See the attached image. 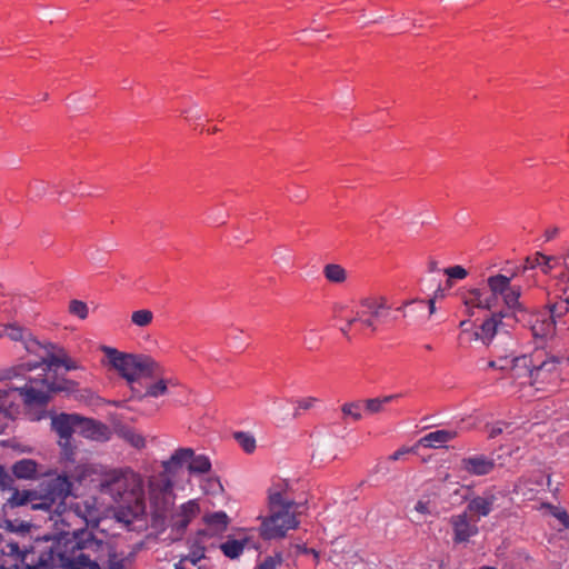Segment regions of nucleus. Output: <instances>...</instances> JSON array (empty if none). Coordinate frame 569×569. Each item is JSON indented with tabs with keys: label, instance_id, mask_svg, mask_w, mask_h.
Wrapping results in <instances>:
<instances>
[{
	"label": "nucleus",
	"instance_id": "nucleus-56",
	"mask_svg": "<svg viewBox=\"0 0 569 569\" xmlns=\"http://www.w3.org/2000/svg\"><path fill=\"white\" fill-rule=\"evenodd\" d=\"M187 560L182 557L177 563H174V569H187L184 562Z\"/></svg>",
	"mask_w": 569,
	"mask_h": 569
},
{
	"label": "nucleus",
	"instance_id": "nucleus-15",
	"mask_svg": "<svg viewBox=\"0 0 569 569\" xmlns=\"http://www.w3.org/2000/svg\"><path fill=\"white\" fill-rule=\"evenodd\" d=\"M559 359L548 355L542 349L535 351V367L532 373V385L546 382L553 373H556Z\"/></svg>",
	"mask_w": 569,
	"mask_h": 569
},
{
	"label": "nucleus",
	"instance_id": "nucleus-1",
	"mask_svg": "<svg viewBox=\"0 0 569 569\" xmlns=\"http://www.w3.org/2000/svg\"><path fill=\"white\" fill-rule=\"evenodd\" d=\"M100 510L96 499L70 502L52 518L57 537L37 565L28 561V569H99L101 558L109 550V540L88 527L96 528Z\"/></svg>",
	"mask_w": 569,
	"mask_h": 569
},
{
	"label": "nucleus",
	"instance_id": "nucleus-27",
	"mask_svg": "<svg viewBox=\"0 0 569 569\" xmlns=\"http://www.w3.org/2000/svg\"><path fill=\"white\" fill-rule=\"evenodd\" d=\"M557 263L558 258L537 252L533 257L526 258L522 271L540 268L543 273H549Z\"/></svg>",
	"mask_w": 569,
	"mask_h": 569
},
{
	"label": "nucleus",
	"instance_id": "nucleus-34",
	"mask_svg": "<svg viewBox=\"0 0 569 569\" xmlns=\"http://www.w3.org/2000/svg\"><path fill=\"white\" fill-rule=\"evenodd\" d=\"M208 526L217 531L223 530L228 525V517L223 511L214 512L206 517Z\"/></svg>",
	"mask_w": 569,
	"mask_h": 569
},
{
	"label": "nucleus",
	"instance_id": "nucleus-47",
	"mask_svg": "<svg viewBox=\"0 0 569 569\" xmlns=\"http://www.w3.org/2000/svg\"><path fill=\"white\" fill-rule=\"evenodd\" d=\"M280 558L274 557H266L262 562H260L257 567V569H276L277 566L280 563Z\"/></svg>",
	"mask_w": 569,
	"mask_h": 569
},
{
	"label": "nucleus",
	"instance_id": "nucleus-53",
	"mask_svg": "<svg viewBox=\"0 0 569 569\" xmlns=\"http://www.w3.org/2000/svg\"><path fill=\"white\" fill-rule=\"evenodd\" d=\"M408 452H409L408 449H399V450L395 451L391 456H389V460H392V461L399 460L402 456H405Z\"/></svg>",
	"mask_w": 569,
	"mask_h": 569
},
{
	"label": "nucleus",
	"instance_id": "nucleus-58",
	"mask_svg": "<svg viewBox=\"0 0 569 569\" xmlns=\"http://www.w3.org/2000/svg\"><path fill=\"white\" fill-rule=\"evenodd\" d=\"M429 270H430L431 272H433V271H436V270H437V263H436L435 261H431V262H430Z\"/></svg>",
	"mask_w": 569,
	"mask_h": 569
},
{
	"label": "nucleus",
	"instance_id": "nucleus-46",
	"mask_svg": "<svg viewBox=\"0 0 569 569\" xmlns=\"http://www.w3.org/2000/svg\"><path fill=\"white\" fill-rule=\"evenodd\" d=\"M13 482V478L4 470L3 467L0 466V489L6 491V489H11V483Z\"/></svg>",
	"mask_w": 569,
	"mask_h": 569
},
{
	"label": "nucleus",
	"instance_id": "nucleus-52",
	"mask_svg": "<svg viewBox=\"0 0 569 569\" xmlns=\"http://www.w3.org/2000/svg\"><path fill=\"white\" fill-rule=\"evenodd\" d=\"M415 510H416V511H418V512H420V513H423V515L429 513V512H430V510H429V503H428V502H426V501H421V500H419V501L416 503V506H415Z\"/></svg>",
	"mask_w": 569,
	"mask_h": 569
},
{
	"label": "nucleus",
	"instance_id": "nucleus-4",
	"mask_svg": "<svg viewBox=\"0 0 569 569\" xmlns=\"http://www.w3.org/2000/svg\"><path fill=\"white\" fill-rule=\"evenodd\" d=\"M515 276L516 272L510 277L500 273L490 276L487 279L486 288L472 289L468 292L465 305L491 310L502 302L505 306L502 311L516 318L518 312L525 311V308L520 302L521 287L511 283Z\"/></svg>",
	"mask_w": 569,
	"mask_h": 569
},
{
	"label": "nucleus",
	"instance_id": "nucleus-50",
	"mask_svg": "<svg viewBox=\"0 0 569 569\" xmlns=\"http://www.w3.org/2000/svg\"><path fill=\"white\" fill-rule=\"evenodd\" d=\"M181 116H183L188 120L189 119H199L200 118L199 112L196 110V106H191V107L182 109L181 110Z\"/></svg>",
	"mask_w": 569,
	"mask_h": 569
},
{
	"label": "nucleus",
	"instance_id": "nucleus-60",
	"mask_svg": "<svg viewBox=\"0 0 569 569\" xmlns=\"http://www.w3.org/2000/svg\"><path fill=\"white\" fill-rule=\"evenodd\" d=\"M3 542V538H2V535L0 533V546L2 545Z\"/></svg>",
	"mask_w": 569,
	"mask_h": 569
},
{
	"label": "nucleus",
	"instance_id": "nucleus-8",
	"mask_svg": "<svg viewBox=\"0 0 569 569\" xmlns=\"http://www.w3.org/2000/svg\"><path fill=\"white\" fill-rule=\"evenodd\" d=\"M103 350L112 367L130 383L142 375L152 373L156 366V362L146 356L122 353L110 347H104Z\"/></svg>",
	"mask_w": 569,
	"mask_h": 569
},
{
	"label": "nucleus",
	"instance_id": "nucleus-16",
	"mask_svg": "<svg viewBox=\"0 0 569 569\" xmlns=\"http://www.w3.org/2000/svg\"><path fill=\"white\" fill-rule=\"evenodd\" d=\"M199 513V505L196 500L182 503L170 517L169 526L177 535H183L187 527Z\"/></svg>",
	"mask_w": 569,
	"mask_h": 569
},
{
	"label": "nucleus",
	"instance_id": "nucleus-14",
	"mask_svg": "<svg viewBox=\"0 0 569 569\" xmlns=\"http://www.w3.org/2000/svg\"><path fill=\"white\" fill-rule=\"evenodd\" d=\"M79 415L60 413L51 419L52 430L60 438V446L63 448L66 456L69 458L72 450L70 439L73 433H78Z\"/></svg>",
	"mask_w": 569,
	"mask_h": 569
},
{
	"label": "nucleus",
	"instance_id": "nucleus-55",
	"mask_svg": "<svg viewBox=\"0 0 569 569\" xmlns=\"http://www.w3.org/2000/svg\"><path fill=\"white\" fill-rule=\"evenodd\" d=\"M428 315L431 316L435 312V300L430 299L426 301Z\"/></svg>",
	"mask_w": 569,
	"mask_h": 569
},
{
	"label": "nucleus",
	"instance_id": "nucleus-59",
	"mask_svg": "<svg viewBox=\"0 0 569 569\" xmlns=\"http://www.w3.org/2000/svg\"><path fill=\"white\" fill-rule=\"evenodd\" d=\"M423 348L427 350V351H431L432 350V346L431 345H425Z\"/></svg>",
	"mask_w": 569,
	"mask_h": 569
},
{
	"label": "nucleus",
	"instance_id": "nucleus-2",
	"mask_svg": "<svg viewBox=\"0 0 569 569\" xmlns=\"http://www.w3.org/2000/svg\"><path fill=\"white\" fill-rule=\"evenodd\" d=\"M11 483V496L7 499L6 506L16 508L20 506H30L32 510H42L48 512V519L52 522L53 516L62 512L69 503L67 498L71 495L73 483L66 475H58L41 483L39 491H20Z\"/></svg>",
	"mask_w": 569,
	"mask_h": 569
},
{
	"label": "nucleus",
	"instance_id": "nucleus-61",
	"mask_svg": "<svg viewBox=\"0 0 569 569\" xmlns=\"http://www.w3.org/2000/svg\"><path fill=\"white\" fill-rule=\"evenodd\" d=\"M481 569H496V568H492V567H483Z\"/></svg>",
	"mask_w": 569,
	"mask_h": 569
},
{
	"label": "nucleus",
	"instance_id": "nucleus-37",
	"mask_svg": "<svg viewBox=\"0 0 569 569\" xmlns=\"http://www.w3.org/2000/svg\"><path fill=\"white\" fill-rule=\"evenodd\" d=\"M69 312L79 319L84 320L88 317L89 309L86 302L74 299L69 303Z\"/></svg>",
	"mask_w": 569,
	"mask_h": 569
},
{
	"label": "nucleus",
	"instance_id": "nucleus-31",
	"mask_svg": "<svg viewBox=\"0 0 569 569\" xmlns=\"http://www.w3.org/2000/svg\"><path fill=\"white\" fill-rule=\"evenodd\" d=\"M188 469L191 473L194 475L208 473L211 469V462L204 455H193L189 460Z\"/></svg>",
	"mask_w": 569,
	"mask_h": 569
},
{
	"label": "nucleus",
	"instance_id": "nucleus-40",
	"mask_svg": "<svg viewBox=\"0 0 569 569\" xmlns=\"http://www.w3.org/2000/svg\"><path fill=\"white\" fill-rule=\"evenodd\" d=\"M166 392H167V385H166L164 380H160V381L151 385L147 389L146 396L157 398V397L164 395Z\"/></svg>",
	"mask_w": 569,
	"mask_h": 569
},
{
	"label": "nucleus",
	"instance_id": "nucleus-51",
	"mask_svg": "<svg viewBox=\"0 0 569 569\" xmlns=\"http://www.w3.org/2000/svg\"><path fill=\"white\" fill-rule=\"evenodd\" d=\"M555 517L566 529H569V515L565 510L557 511Z\"/></svg>",
	"mask_w": 569,
	"mask_h": 569
},
{
	"label": "nucleus",
	"instance_id": "nucleus-35",
	"mask_svg": "<svg viewBox=\"0 0 569 569\" xmlns=\"http://www.w3.org/2000/svg\"><path fill=\"white\" fill-rule=\"evenodd\" d=\"M362 405L360 402H347L341 407L343 419H352L358 421L362 418L361 415Z\"/></svg>",
	"mask_w": 569,
	"mask_h": 569
},
{
	"label": "nucleus",
	"instance_id": "nucleus-44",
	"mask_svg": "<svg viewBox=\"0 0 569 569\" xmlns=\"http://www.w3.org/2000/svg\"><path fill=\"white\" fill-rule=\"evenodd\" d=\"M297 402H298V407L295 411V416H299L300 410H309V409L313 408V406L318 402V399L315 397H307V398L298 400Z\"/></svg>",
	"mask_w": 569,
	"mask_h": 569
},
{
	"label": "nucleus",
	"instance_id": "nucleus-11",
	"mask_svg": "<svg viewBox=\"0 0 569 569\" xmlns=\"http://www.w3.org/2000/svg\"><path fill=\"white\" fill-rule=\"evenodd\" d=\"M149 499L157 517H163L173 505V483L169 476L159 475L149 482Z\"/></svg>",
	"mask_w": 569,
	"mask_h": 569
},
{
	"label": "nucleus",
	"instance_id": "nucleus-42",
	"mask_svg": "<svg viewBox=\"0 0 569 569\" xmlns=\"http://www.w3.org/2000/svg\"><path fill=\"white\" fill-rule=\"evenodd\" d=\"M530 481H532V483L536 485L537 489L545 488V487L550 488V485H551L550 476L545 475L542 472L532 475V477L530 478Z\"/></svg>",
	"mask_w": 569,
	"mask_h": 569
},
{
	"label": "nucleus",
	"instance_id": "nucleus-28",
	"mask_svg": "<svg viewBox=\"0 0 569 569\" xmlns=\"http://www.w3.org/2000/svg\"><path fill=\"white\" fill-rule=\"evenodd\" d=\"M12 472L18 479H34L39 475L38 463L32 459H21L12 466Z\"/></svg>",
	"mask_w": 569,
	"mask_h": 569
},
{
	"label": "nucleus",
	"instance_id": "nucleus-9",
	"mask_svg": "<svg viewBox=\"0 0 569 569\" xmlns=\"http://www.w3.org/2000/svg\"><path fill=\"white\" fill-rule=\"evenodd\" d=\"M38 357V361L34 363H23L20 370L31 371L40 366H44L43 370H50L52 368L63 367L66 370H74L78 368L76 361L67 356L63 349L47 342H42V349L39 352H33ZM20 375L19 369H13L12 375L8 378L18 377Z\"/></svg>",
	"mask_w": 569,
	"mask_h": 569
},
{
	"label": "nucleus",
	"instance_id": "nucleus-12",
	"mask_svg": "<svg viewBox=\"0 0 569 569\" xmlns=\"http://www.w3.org/2000/svg\"><path fill=\"white\" fill-rule=\"evenodd\" d=\"M388 309L389 307L383 298H362L356 316L349 319V325L360 322L365 328L375 331L376 322L387 315Z\"/></svg>",
	"mask_w": 569,
	"mask_h": 569
},
{
	"label": "nucleus",
	"instance_id": "nucleus-7",
	"mask_svg": "<svg viewBox=\"0 0 569 569\" xmlns=\"http://www.w3.org/2000/svg\"><path fill=\"white\" fill-rule=\"evenodd\" d=\"M503 318L508 320H516V318H513L512 315H508V312H493L492 316L485 320L476 331H470L467 328V326L470 325L469 321H461V332L459 336L460 345L469 343L472 339H475L480 340L483 345L489 346L496 337L502 340L510 339L507 330V327H509L510 323H505L502 321Z\"/></svg>",
	"mask_w": 569,
	"mask_h": 569
},
{
	"label": "nucleus",
	"instance_id": "nucleus-6",
	"mask_svg": "<svg viewBox=\"0 0 569 569\" xmlns=\"http://www.w3.org/2000/svg\"><path fill=\"white\" fill-rule=\"evenodd\" d=\"M269 516L261 523V536L264 539H278L286 536L288 530L298 526L293 508L297 506L288 495V482H274L268 491Z\"/></svg>",
	"mask_w": 569,
	"mask_h": 569
},
{
	"label": "nucleus",
	"instance_id": "nucleus-18",
	"mask_svg": "<svg viewBox=\"0 0 569 569\" xmlns=\"http://www.w3.org/2000/svg\"><path fill=\"white\" fill-rule=\"evenodd\" d=\"M495 467V459L485 455H473L461 460V470L471 476H487L492 472Z\"/></svg>",
	"mask_w": 569,
	"mask_h": 569
},
{
	"label": "nucleus",
	"instance_id": "nucleus-33",
	"mask_svg": "<svg viewBox=\"0 0 569 569\" xmlns=\"http://www.w3.org/2000/svg\"><path fill=\"white\" fill-rule=\"evenodd\" d=\"M234 439L247 453H251L254 451L256 439L251 433L238 431L234 433Z\"/></svg>",
	"mask_w": 569,
	"mask_h": 569
},
{
	"label": "nucleus",
	"instance_id": "nucleus-48",
	"mask_svg": "<svg viewBox=\"0 0 569 569\" xmlns=\"http://www.w3.org/2000/svg\"><path fill=\"white\" fill-rule=\"evenodd\" d=\"M128 441L134 447V448H143L146 445L144 438L139 433H129L127 437Z\"/></svg>",
	"mask_w": 569,
	"mask_h": 569
},
{
	"label": "nucleus",
	"instance_id": "nucleus-26",
	"mask_svg": "<svg viewBox=\"0 0 569 569\" xmlns=\"http://www.w3.org/2000/svg\"><path fill=\"white\" fill-rule=\"evenodd\" d=\"M129 559L123 552H118L109 541V550L101 558L99 569H127Z\"/></svg>",
	"mask_w": 569,
	"mask_h": 569
},
{
	"label": "nucleus",
	"instance_id": "nucleus-24",
	"mask_svg": "<svg viewBox=\"0 0 569 569\" xmlns=\"http://www.w3.org/2000/svg\"><path fill=\"white\" fill-rule=\"evenodd\" d=\"M0 551L6 556H11L16 560H20L23 563L24 569H28V561L37 565L39 558L47 551L43 550L39 555L34 551H21L17 542H4L1 545Z\"/></svg>",
	"mask_w": 569,
	"mask_h": 569
},
{
	"label": "nucleus",
	"instance_id": "nucleus-5",
	"mask_svg": "<svg viewBox=\"0 0 569 569\" xmlns=\"http://www.w3.org/2000/svg\"><path fill=\"white\" fill-rule=\"evenodd\" d=\"M27 383L21 387L8 382L0 383V433L4 432L12 420V405L16 393L22 398L28 406H44L52 392L61 390L56 382L46 378H27Z\"/></svg>",
	"mask_w": 569,
	"mask_h": 569
},
{
	"label": "nucleus",
	"instance_id": "nucleus-13",
	"mask_svg": "<svg viewBox=\"0 0 569 569\" xmlns=\"http://www.w3.org/2000/svg\"><path fill=\"white\" fill-rule=\"evenodd\" d=\"M505 498L502 491L496 487H490L469 499L467 511L476 517L478 521L480 518L489 516L493 510L500 507V500Z\"/></svg>",
	"mask_w": 569,
	"mask_h": 569
},
{
	"label": "nucleus",
	"instance_id": "nucleus-38",
	"mask_svg": "<svg viewBox=\"0 0 569 569\" xmlns=\"http://www.w3.org/2000/svg\"><path fill=\"white\" fill-rule=\"evenodd\" d=\"M206 549L204 547L200 546L199 543H192L190 547V552L184 556L183 558L196 566L201 559L206 557Z\"/></svg>",
	"mask_w": 569,
	"mask_h": 569
},
{
	"label": "nucleus",
	"instance_id": "nucleus-21",
	"mask_svg": "<svg viewBox=\"0 0 569 569\" xmlns=\"http://www.w3.org/2000/svg\"><path fill=\"white\" fill-rule=\"evenodd\" d=\"M78 433L91 440L104 441L109 439L110 429L102 422L79 416Z\"/></svg>",
	"mask_w": 569,
	"mask_h": 569
},
{
	"label": "nucleus",
	"instance_id": "nucleus-62",
	"mask_svg": "<svg viewBox=\"0 0 569 569\" xmlns=\"http://www.w3.org/2000/svg\"><path fill=\"white\" fill-rule=\"evenodd\" d=\"M568 360H569V356H568Z\"/></svg>",
	"mask_w": 569,
	"mask_h": 569
},
{
	"label": "nucleus",
	"instance_id": "nucleus-10",
	"mask_svg": "<svg viewBox=\"0 0 569 569\" xmlns=\"http://www.w3.org/2000/svg\"><path fill=\"white\" fill-rule=\"evenodd\" d=\"M559 300L548 305L549 319H537L532 325L535 337L547 338L555 333V327L569 311V287L558 283Z\"/></svg>",
	"mask_w": 569,
	"mask_h": 569
},
{
	"label": "nucleus",
	"instance_id": "nucleus-3",
	"mask_svg": "<svg viewBox=\"0 0 569 569\" xmlns=\"http://www.w3.org/2000/svg\"><path fill=\"white\" fill-rule=\"evenodd\" d=\"M100 489L112 496L113 499L126 503L118 510L117 518L127 526L146 513L142 482L133 471L111 470L106 472L101 479Z\"/></svg>",
	"mask_w": 569,
	"mask_h": 569
},
{
	"label": "nucleus",
	"instance_id": "nucleus-54",
	"mask_svg": "<svg viewBox=\"0 0 569 569\" xmlns=\"http://www.w3.org/2000/svg\"><path fill=\"white\" fill-rule=\"evenodd\" d=\"M558 232H559V229L557 227L547 229L545 232L546 240L549 241V240L553 239L558 234Z\"/></svg>",
	"mask_w": 569,
	"mask_h": 569
},
{
	"label": "nucleus",
	"instance_id": "nucleus-17",
	"mask_svg": "<svg viewBox=\"0 0 569 569\" xmlns=\"http://www.w3.org/2000/svg\"><path fill=\"white\" fill-rule=\"evenodd\" d=\"M450 525L453 530L455 543L467 542L471 537L478 533L477 520L475 519L472 521L467 510L462 513L451 516Z\"/></svg>",
	"mask_w": 569,
	"mask_h": 569
},
{
	"label": "nucleus",
	"instance_id": "nucleus-30",
	"mask_svg": "<svg viewBox=\"0 0 569 569\" xmlns=\"http://www.w3.org/2000/svg\"><path fill=\"white\" fill-rule=\"evenodd\" d=\"M325 278L332 283H342L347 280L346 269L337 263H328L323 268Z\"/></svg>",
	"mask_w": 569,
	"mask_h": 569
},
{
	"label": "nucleus",
	"instance_id": "nucleus-49",
	"mask_svg": "<svg viewBox=\"0 0 569 569\" xmlns=\"http://www.w3.org/2000/svg\"><path fill=\"white\" fill-rule=\"evenodd\" d=\"M47 189V184L43 181H36L30 186V193L34 197H40L42 193H44Z\"/></svg>",
	"mask_w": 569,
	"mask_h": 569
},
{
	"label": "nucleus",
	"instance_id": "nucleus-57",
	"mask_svg": "<svg viewBox=\"0 0 569 569\" xmlns=\"http://www.w3.org/2000/svg\"><path fill=\"white\" fill-rule=\"evenodd\" d=\"M352 326H353V325H349V319H348V320H347L346 326L341 328L342 333H343L345 336H347V335H348V331L351 329V327H352Z\"/></svg>",
	"mask_w": 569,
	"mask_h": 569
},
{
	"label": "nucleus",
	"instance_id": "nucleus-45",
	"mask_svg": "<svg viewBox=\"0 0 569 569\" xmlns=\"http://www.w3.org/2000/svg\"><path fill=\"white\" fill-rule=\"evenodd\" d=\"M509 427H510V423L499 421V422H497L496 425H493L492 427L489 428L488 437L490 439H493V438L498 437L499 435H501Z\"/></svg>",
	"mask_w": 569,
	"mask_h": 569
},
{
	"label": "nucleus",
	"instance_id": "nucleus-29",
	"mask_svg": "<svg viewBox=\"0 0 569 569\" xmlns=\"http://www.w3.org/2000/svg\"><path fill=\"white\" fill-rule=\"evenodd\" d=\"M397 310L402 311L403 317H410L413 318V320H418L426 316L427 303L426 300L415 299L405 302Z\"/></svg>",
	"mask_w": 569,
	"mask_h": 569
},
{
	"label": "nucleus",
	"instance_id": "nucleus-39",
	"mask_svg": "<svg viewBox=\"0 0 569 569\" xmlns=\"http://www.w3.org/2000/svg\"><path fill=\"white\" fill-rule=\"evenodd\" d=\"M561 266L563 268L558 283L565 284L569 287V246L566 252L561 257Z\"/></svg>",
	"mask_w": 569,
	"mask_h": 569
},
{
	"label": "nucleus",
	"instance_id": "nucleus-36",
	"mask_svg": "<svg viewBox=\"0 0 569 569\" xmlns=\"http://www.w3.org/2000/svg\"><path fill=\"white\" fill-rule=\"evenodd\" d=\"M153 315L150 310L141 309L131 315V321L138 327H147L151 323Z\"/></svg>",
	"mask_w": 569,
	"mask_h": 569
},
{
	"label": "nucleus",
	"instance_id": "nucleus-20",
	"mask_svg": "<svg viewBox=\"0 0 569 569\" xmlns=\"http://www.w3.org/2000/svg\"><path fill=\"white\" fill-rule=\"evenodd\" d=\"M244 548H257L249 535L244 531L239 532L237 536H229L227 540L220 545V550L229 559L239 558Z\"/></svg>",
	"mask_w": 569,
	"mask_h": 569
},
{
	"label": "nucleus",
	"instance_id": "nucleus-41",
	"mask_svg": "<svg viewBox=\"0 0 569 569\" xmlns=\"http://www.w3.org/2000/svg\"><path fill=\"white\" fill-rule=\"evenodd\" d=\"M445 273L451 279H465L468 274L467 270L461 266H453L445 269Z\"/></svg>",
	"mask_w": 569,
	"mask_h": 569
},
{
	"label": "nucleus",
	"instance_id": "nucleus-22",
	"mask_svg": "<svg viewBox=\"0 0 569 569\" xmlns=\"http://www.w3.org/2000/svg\"><path fill=\"white\" fill-rule=\"evenodd\" d=\"M535 367V352L511 358V367L509 370L516 379L528 378L532 385V373Z\"/></svg>",
	"mask_w": 569,
	"mask_h": 569
},
{
	"label": "nucleus",
	"instance_id": "nucleus-32",
	"mask_svg": "<svg viewBox=\"0 0 569 569\" xmlns=\"http://www.w3.org/2000/svg\"><path fill=\"white\" fill-rule=\"evenodd\" d=\"M399 397H400V395H390V396H386L383 398L368 399L365 402L366 410L369 413L380 412L382 410L383 405L389 403Z\"/></svg>",
	"mask_w": 569,
	"mask_h": 569
},
{
	"label": "nucleus",
	"instance_id": "nucleus-19",
	"mask_svg": "<svg viewBox=\"0 0 569 569\" xmlns=\"http://www.w3.org/2000/svg\"><path fill=\"white\" fill-rule=\"evenodd\" d=\"M4 335L12 341L22 343L27 352H39L42 349V342L36 339L27 329L12 323L4 328Z\"/></svg>",
	"mask_w": 569,
	"mask_h": 569
},
{
	"label": "nucleus",
	"instance_id": "nucleus-25",
	"mask_svg": "<svg viewBox=\"0 0 569 569\" xmlns=\"http://www.w3.org/2000/svg\"><path fill=\"white\" fill-rule=\"evenodd\" d=\"M193 456V450L189 448H181L174 451L169 460L163 461V473L162 475H174L184 463H189V460Z\"/></svg>",
	"mask_w": 569,
	"mask_h": 569
},
{
	"label": "nucleus",
	"instance_id": "nucleus-23",
	"mask_svg": "<svg viewBox=\"0 0 569 569\" xmlns=\"http://www.w3.org/2000/svg\"><path fill=\"white\" fill-rule=\"evenodd\" d=\"M458 436V429H439L425 435L419 442L425 448H441Z\"/></svg>",
	"mask_w": 569,
	"mask_h": 569
},
{
	"label": "nucleus",
	"instance_id": "nucleus-43",
	"mask_svg": "<svg viewBox=\"0 0 569 569\" xmlns=\"http://www.w3.org/2000/svg\"><path fill=\"white\" fill-rule=\"evenodd\" d=\"M488 365L491 368L506 371L511 367V358L509 356L499 357L497 360H491Z\"/></svg>",
	"mask_w": 569,
	"mask_h": 569
}]
</instances>
